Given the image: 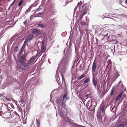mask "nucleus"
<instances>
[{
  "label": "nucleus",
  "instance_id": "obj_28",
  "mask_svg": "<svg viewBox=\"0 0 127 127\" xmlns=\"http://www.w3.org/2000/svg\"><path fill=\"white\" fill-rule=\"evenodd\" d=\"M115 71H116V74L118 75V72L117 71V70H116Z\"/></svg>",
  "mask_w": 127,
  "mask_h": 127
},
{
  "label": "nucleus",
  "instance_id": "obj_36",
  "mask_svg": "<svg viewBox=\"0 0 127 127\" xmlns=\"http://www.w3.org/2000/svg\"><path fill=\"white\" fill-rule=\"evenodd\" d=\"M71 122H73V121L72 120H71Z\"/></svg>",
  "mask_w": 127,
  "mask_h": 127
},
{
  "label": "nucleus",
  "instance_id": "obj_19",
  "mask_svg": "<svg viewBox=\"0 0 127 127\" xmlns=\"http://www.w3.org/2000/svg\"><path fill=\"white\" fill-rule=\"evenodd\" d=\"M124 125L123 124H121L118 126L117 127H124Z\"/></svg>",
  "mask_w": 127,
  "mask_h": 127
},
{
  "label": "nucleus",
  "instance_id": "obj_9",
  "mask_svg": "<svg viewBox=\"0 0 127 127\" xmlns=\"http://www.w3.org/2000/svg\"><path fill=\"white\" fill-rule=\"evenodd\" d=\"M35 59V58L34 56H32L29 60V63L30 62V61H32L33 62V61Z\"/></svg>",
  "mask_w": 127,
  "mask_h": 127
},
{
  "label": "nucleus",
  "instance_id": "obj_21",
  "mask_svg": "<svg viewBox=\"0 0 127 127\" xmlns=\"http://www.w3.org/2000/svg\"><path fill=\"white\" fill-rule=\"evenodd\" d=\"M123 94V92H121L120 93L119 95H118L120 97H121L122 95Z\"/></svg>",
  "mask_w": 127,
  "mask_h": 127
},
{
  "label": "nucleus",
  "instance_id": "obj_33",
  "mask_svg": "<svg viewBox=\"0 0 127 127\" xmlns=\"http://www.w3.org/2000/svg\"><path fill=\"white\" fill-rule=\"evenodd\" d=\"M43 42L42 41L41 42V44H42V45L43 44Z\"/></svg>",
  "mask_w": 127,
  "mask_h": 127
},
{
  "label": "nucleus",
  "instance_id": "obj_35",
  "mask_svg": "<svg viewBox=\"0 0 127 127\" xmlns=\"http://www.w3.org/2000/svg\"><path fill=\"white\" fill-rule=\"evenodd\" d=\"M38 55V53H37V54L36 55V56H37Z\"/></svg>",
  "mask_w": 127,
  "mask_h": 127
},
{
  "label": "nucleus",
  "instance_id": "obj_38",
  "mask_svg": "<svg viewBox=\"0 0 127 127\" xmlns=\"http://www.w3.org/2000/svg\"><path fill=\"white\" fill-rule=\"evenodd\" d=\"M126 105H127V102L126 103Z\"/></svg>",
  "mask_w": 127,
  "mask_h": 127
},
{
  "label": "nucleus",
  "instance_id": "obj_37",
  "mask_svg": "<svg viewBox=\"0 0 127 127\" xmlns=\"http://www.w3.org/2000/svg\"><path fill=\"white\" fill-rule=\"evenodd\" d=\"M88 104H89V103H88V102L87 103V105H88Z\"/></svg>",
  "mask_w": 127,
  "mask_h": 127
},
{
  "label": "nucleus",
  "instance_id": "obj_18",
  "mask_svg": "<svg viewBox=\"0 0 127 127\" xmlns=\"http://www.w3.org/2000/svg\"><path fill=\"white\" fill-rule=\"evenodd\" d=\"M120 85L121 86H122V87L123 86V85L121 83V81H120L118 85V86H119Z\"/></svg>",
  "mask_w": 127,
  "mask_h": 127
},
{
  "label": "nucleus",
  "instance_id": "obj_13",
  "mask_svg": "<svg viewBox=\"0 0 127 127\" xmlns=\"http://www.w3.org/2000/svg\"><path fill=\"white\" fill-rule=\"evenodd\" d=\"M23 1L21 0L18 3V6H21L23 4Z\"/></svg>",
  "mask_w": 127,
  "mask_h": 127
},
{
  "label": "nucleus",
  "instance_id": "obj_40",
  "mask_svg": "<svg viewBox=\"0 0 127 127\" xmlns=\"http://www.w3.org/2000/svg\"><path fill=\"white\" fill-rule=\"evenodd\" d=\"M76 8H75L74 10H76Z\"/></svg>",
  "mask_w": 127,
  "mask_h": 127
},
{
  "label": "nucleus",
  "instance_id": "obj_15",
  "mask_svg": "<svg viewBox=\"0 0 127 127\" xmlns=\"http://www.w3.org/2000/svg\"><path fill=\"white\" fill-rule=\"evenodd\" d=\"M63 98L64 99V98L65 99H67L68 98V95L66 94H65L64 95V96H63Z\"/></svg>",
  "mask_w": 127,
  "mask_h": 127
},
{
  "label": "nucleus",
  "instance_id": "obj_5",
  "mask_svg": "<svg viewBox=\"0 0 127 127\" xmlns=\"http://www.w3.org/2000/svg\"><path fill=\"white\" fill-rule=\"evenodd\" d=\"M96 68V65L95 63L94 62L93 64L92 68V72H95Z\"/></svg>",
  "mask_w": 127,
  "mask_h": 127
},
{
  "label": "nucleus",
  "instance_id": "obj_42",
  "mask_svg": "<svg viewBox=\"0 0 127 127\" xmlns=\"http://www.w3.org/2000/svg\"><path fill=\"white\" fill-rule=\"evenodd\" d=\"M64 5L65 6V5Z\"/></svg>",
  "mask_w": 127,
  "mask_h": 127
},
{
  "label": "nucleus",
  "instance_id": "obj_11",
  "mask_svg": "<svg viewBox=\"0 0 127 127\" xmlns=\"http://www.w3.org/2000/svg\"><path fill=\"white\" fill-rule=\"evenodd\" d=\"M90 81L89 79V78H87L86 79L84 82V83L85 84L89 82Z\"/></svg>",
  "mask_w": 127,
  "mask_h": 127
},
{
  "label": "nucleus",
  "instance_id": "obj_20",
  "mask_svg": "<svg viewBox=\"0 0 127 127\" xmlns=\"http://www.w3.org/2000/svg\"><path fill=\"white\" fill-rule=\"evenodd\" d=\"M18 48L16 46L15 47V49H14V51H15L16 52L18 50Z\"/></svg>",
  "mask_w": 127,
  "mask_h": 127
},
{
  "label": "nucleus",
  "instance_id": "obj_24",
  "mask_svg": "<svg viewBox=\"0 0 127 127\" xmlns=\"http://www.w3.org/2000/svg\"><path fill=\"white\" fill-rule=\"evenodd\" d=\"M60 115H61V116H62L63 115V114H62V112L61 111H60Z\"/></svg>",
  "mask_w": 127,
  "mask_h": 127
},
{
  "label": "nucleus",
  "instance_id": "obj_3",
  "mask_svg": "<svg viewBox=\"0 0 127 127\" xmlns=\"http://www.w3.org/2000/svg\"><path fill=\"white\" fill-rule=\"evenodd\" d=\"M33 37V35L32 34H30L29 35L26 39L25 40V42H29L32 39Z\"/></svg>",
  "mask_w": 127,
  "mask_h": 127
},
{
  "label": "nucleus",
  "instance_id": "obj_8",
  "mask_svg": "<svg viewBox=\"0 0 127 127\" xmlns=\"http://www.w3.org/2000/svg\"><path fill=\"white\" fill-rule=\"evenodd\" d=\"M45 46H43L41 47V51L42 52H44L45 50Z\"/></svg>",
  "mask_w": 127,
  "mask_h": 127
},
{
  "label": "nucleus",
  "instance_id": "obj_32",
  "mask_svg": "<svg viewBox=\"0 0 127 127\" xmlns=\"http://www.w3.org/2000/svg\"><path fill=\"white\" fill-rule=\"evenodd\" d=\"M15 0H14L13 1V2H12V4H13V3H14V2H15Z\"/></svg>",
  "mask_w": 127,
  "mask_h": 127
},
{
  "label": "nucleus",
  "instance_id": "obj_30",
  "mask_svg": "<svg viewBox=\"0 0 127 127\" xmlns=\"http://www.w3.org/2000/svg\"><path fill=\"white\" fill-rule=\"evenodd\" d=\"M37 125L38 126H39V122H37Z\"/></svg>",
  "mask_w": 127,
  "mask_h": 127
},
{
  "label": "nucleus",
  "instance_id": "obj_10",
  "mask_svg": "<svg viewBox=\"0 0 127 127\" xmlns=\"http://www.w3.org/2000/svg\"><path fill=\"white\" fill-rule=\"evenodd\" d=\"M34 64V63L32 62V61H30V62L29 63V61H28V64H27V65H29V67L30 65H33Z\"/></svg>",
  "mask_w": 127,
  "mask_h": 127
},
{
  "label": "nucleus",
  "instance_id": "obj_6",
  "mask_svg": "<svg viewBox=\"0 0 127 127\" xmlns=\"http://www.w3.org/2000/svg\"><path fill=\"white\" fill-rule=\"evenodd\" d=\"M45 25L42 24H39L37 26V27L41 29H42L45 27Z\"/></svg>",
  "mask_w": 127,
  "mask_h": 127
},
{
  "label": "nucleus",
  "instance_id": "obj_29",
  "mask_svg": "<svg viewBox=\"0 0 127 127\" xmlns=\"http://www.w3.org/2000/svg\"><path fill=\"white\" fill-rule=\"evenodd\" d=\"M42 13H39L38 14V15H41Z\"/></svg>",
  "mask_w": 127,
  "mask_h": 127
},
{
  "label": "nucleus",
  "instance_id": "obj_27",
  "mask_svg": "<svg viewBox=\"0 0 127 127\" xmlns=\"http://www.w3.org/2000/svg\"><path fill=\"white\" fill-rule=\"evenodd\" d=\"M46 56V55H44L42 57V59H43V58L44 57V58L43 59H44V58L45 57V56Z\"/></svg>",
  "mask_w": 127,
  "mask_h": 127
},
{
  "label": "nucleus",
  "instance_id": "obj_4",
  "mask_svg": "<svg viewBox=\"0 0 127 127\" xmlns=\"http://www.w3.org/2000/svg\"><path fill=\"white\" fill-rule=\"evenodd\" d=\"M92 82L94 86L96 87L97 83V79L93 78Z\"/></svg>",
  "mask_w": 127,
  "mask_h": 127
},
{
  "label": "nucleus",
  "instance_id": "obj_31",
  "mask_svg": "<svg viewBox=\"0 0 127 127\" xmlns=\"http://www.w3.org/2000/svg\"><path fill=\"white\" fill-rule=\"evenodd\" d=\"M126 3L127 4V0H126L125 1Z\"/></svg>",
  "mask_w": 127,
  "mask_h": 127
},
{
  "label": "nucleus",
  "instance_id": "obj_1",
  "mask_svg": "<svg viewBox=\"0 0 127 127\" xmlns=\"http://www.w3.org/2000/svg\"><path fill=\"white\" fill-rule=\"evenodd\" d=\"M26 56V55L25 54L23 55L20 58H19L18 57V62L19 63L18 64V67L22 69L25 70L29 67V65H27V64L26 65L25 63L23 62Z\"/></svg>",
  "mask_w": 127,
  "mask_h": 127
},
{
  "label": "nucleus",
  "instance_id": "obj_41",
  "mask_svg": "<svg viewBox=\"0 0 127 127\" xmlns=\"http://www.w3.org/2000/svg\"><path fill=\"white\" fill-rule=\"evenodd\" d=\"M65 50H64V51H65Z\"/></svg>",
  "mask_w": 127,
  "mask_h": 127
},
{
  "label": "nucleus",
  "instance_id": "obj_26",
  "mask_svg": "<svg viewBox=\"0 0 127 127\" xmlns=\"http://www.w3.org/2000/svg\"><path fill=\"white\" fill-rule=\"evenodd\" d=\"M67 1H68L67 2H70L72 0H67Z\"/></svg>",
  "mask_w": 127,
  "mask_h": 127
},
{
  "label": "nucleus",
  "instance_id": "obj_43",
  "mask_svg": "<svg viewBox=\"0 0 127 127\" xmlns=\"http://www.w3.org/2000/svg\"><path fill=\"white\" fill-rule=\"evenodd\" d=\"M1 0H0V1Z\"/></svg>",
  "mask_w": 127,
  "mask_h": 127
},
{
  "label": "nucleus",
  "instance_id": "obj_17",
  "mask_svg": "<svg viewBox=\"0 0 127 127\" xmlns=\"http://www.w3.org/2000/svg\"><path fill=\"white\" fill-rule=\"evenodd\" d=\"M22 51H20V52L19 54L18 55V57H19V58H21L22 56L21 57H20V56H19L21 54H22Z\"/></svg>",
  "mask_w": 127,
  "mask_h": 127
},
{
  "label": "nucleus",
  "instance_id": "obj_12",
  "mask_svg": "<svg viewBox=\"0 0 127 127\" xmlns=\"http://www.w3.org/2000/svg\"><path fill=\"white\" fill-rule=\"evenodd\" d=\"M114 89H115L114 88H113L111 90V91L110 94V95H113V92L114 90Z\"/></svg>",
  "mask_w": 127,
  "mask_h": 127
},
{
  "label": "nucleus",
  "instance_id": "obj_25",
  "mask_svg": "<svg viewBox=\"0 0 127 127\" xmlns=\"http://www.w3.org/2000/svg\"><path fill=\"white\" fill-rule=\"evenodd\" d=\"M27 21L26 20H25L24 21V23L25 24H26V23H27Z\"/></svg>",
  "mask_w": 127,
  "mask_h": 127
},
{
  "label": "nucleus",
  "instance_id": "obj_22",
  "mask_svg": "<svg viewBox=\"0 0 127 127\" xmlns=\"http://www.w3.org/2000/svg\"><path fill=\"white\" fill-rule=\"evenodd\" d=\"M56 103H58L59 102V100L58 98H57L56 99Z\"/></svg>",
  "mask_w": 127,
  "mask_h": 127
},
{
  "label": "nucleus",
  "instance_id": "obj_14",
  "mask_svg": "<svg viewBox=\"0 0 127 127\" xmlns=\"http://www.w3.org/2000/svg\"><path fill=\"white\" fill-rule=\"evenodd\" d=\"M85 76V75L84 74H83L81 76H80L79 78H78V79L80 80L82 78H83Z\"/></svg>",
  "mask_w": 127,
  "mask_h": 127
},
{
  "label": "nucleus",
  "instance_id": "obj_16",
  "mask_svg": "<svg viewBox=\"0 0 127 127\" xmlns=\"http://www.w3.org/2000/svg\"><path fill=\"white\" fill-rule=\"evenodd\" d=\"M120 98L121 97H120L118 96H117L115 100L116 102H117Z\"/></svg>",
  "mask_w": 127,
  "mask_h": 127
},
{
  "label": "nucleus",
  "instance_id": "obj_23",
  "mask_svg": "<svg viewBox=\"0 0 127 127\" xmlns=\"http://www.w3.org/2000/svg\"><path fill=\"white\" fill-rule=\"evenodd\" d=\"M104 107H102V108L101 111H102L103 112L104 110Z\"/></svg>",
  "mask_w": 127,
  "mask_h": 127
},
{
  "label": "nucleus",
  "instance_id": "obj_2",
  "mask_svg": "<svg viewBox=\"0 0 127 127\" xmlns=\"http://www.w3.org/2000/svg\"><path fill=\"white\" fill-rule=\"evenodd\" d=\"M88 8L87 7V5L84 4L83 5L82 9L81 10L80 13V19H81L83 16L85 15L88 10Z\"/></svg>",
  "mask_w": 127,
  "mask_h": 127
},
{
  "label": "nucleus",
  "instance_id": "obj_34",
  "mask_svg": "<svg viewBox=\"0 0 127 127\" xmlns=\"http://www.w3.org/2000/svg\"><path fill=\"white\" fill-rule=\"evenodd\" d=\"M123 95L124 96H125L126 95L125 94H124Z\"/></svg>",
  "mask_w": 127,
  "mask_h": 127
},
{
  "label": "nucleus",
  "instance_id": "obj_39",
  "mask_svg": "<svg viewBox=\"0 0 127 127\" xmlns=\"http://www.w3.org/2000/svg\"><path fill=\"white\" fill-rule=\"evenodd\" d=\"M117 77H118V75H117Z\"/></svg>",
  "mask_w": 127,
  "mask_h": 127
},
{
  "label": "nucleus",
  "instance_id": "obj_7",
  "mask_svg": "<svg viewBox=\"0 0 127 127\" xmlns=\"http://www.w3.org/2000/svg\"><path fill=\"white\" fill-rule=\"evenodd\" d=\"M33 32L35 33L36 34H38L40 33V32L38 30H34L33 31Z\"/></svg>",
  "mask_w": 127,
  "mask_h": 127
}]
</instances>
